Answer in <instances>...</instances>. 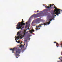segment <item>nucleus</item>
<instances>
[{"label":"nucleus","mask_w":62,"mask_h":62,"mask_svg":"<svg viewBox=\"0 0 62 62\" xmlns=\"http://www.w3.org/2000/svg\"><path fill=\"white\" fill-rule=\"evenodd\" d=\"M22 22H19V23H17V25L16 26H17L16 28L17 29L19 30L20 29H21V30H22L23 28H24V27H22V26H21L25 25L24 23H24V21H23V19H22Z\"/></svg>","instance_id":"obj_1"},{"label":"nucleus","mask_w":62,"mask_h":62,"mask_svg":"<svg viewBox=\"0 0 62 62\" xmlns=\"http://www.w3.org/2000/svg\"><path fill=\"white\" fill-rule=\"evenodd\" d=\"M55 8V9L54 10V13H55V11L56 12L54 13V14H56V15L57 16H58L59 15L58 14H60V10L62 12V10H61L60 9H57L56 7L55 6L54 7V9Z\"/></svg>","instance_id":"obj_2"},{"label":"nucleus","mask_w":62,"mask_h":62,"mask_svg":"<svg viewBox=\"0 0 62 62\" xmlns=\"http://www.w3.org/2000/svg\"><path fill=\"white\" fill-rule=\"evenodd\" d=\"M50 21L48 23V22H46V23H41L40 24V25H39V26H38V27H40V26H41L42 25H48V24L49 25V24H50Z\"/></svg>","instance_id":"obj_3"},{"label":"nucleus","mask_w":62,"mask_h":62,"mask_svg":"<svg viewBox=\"0 0 62 62\" xmlns=\"http://www.w3.org/2000/svg\"><path fill=\"white\" fill-rule=\"evenodd\" d=\"M17 35H19L16 38V37H15V39H19V38H20L21 39H22V36H21V33L20 32H18V33L17 34Z\"/></svg>","instance_id":"obj_4"},{"label":"nucleus","mask_w":62,"mask_h":62,"mask_svg":"<svg viewBox=\"0 0 62 62\" xmlns=\"http://www.w3.org/2000/svg\"><path fill=\"white\" fill-rule=\"evenodd\" d=\"M21 52V49H18L17 50V51H16V56H20V55H19L18 54H19V53H20Z\"/></svg>","instance_id":"obj_5"},{"label":"nucleus","mask_w":62,"mask_h":62,"mask_svg":"<svg viewBox=\"0 0 62 62\" xmlns=\"http://www.w3.org/2000/svg\"><path fill=\"white\" fill-rule=\"evenodd\" d=\"M34 15H32L30 17V18H32L33 17H37V14H33Z\"/></svg>","instance_id":"obj_6"},{"label":"nucleus","mask_w":62,"mask_h":62,"mask_svg":"<svg viewBox=\"0 0 62 62\" xmlns=\"http://www.w3.org/2000/svg\"><path fill=\"white\" fill-rule=\"evenodd\" d=\"M52 5L51 4H50V5H49V7H48L47 6H45V7H46V8H53V7H52Z\"/></svg>","instance_id":"obj_7"},{"label":"nucleus","mask_w":62,"mask_h":62,"mask_svg":"<svg viewBox=\"0 0 62 62\" xmlns=\"http://www.w3.org/2000/svg\"><path fill=\"white\" fill-rule=\"evenodd\" d=\"M39 22H40V18L37 19L36 21V22L37 23H39Z\"/></svg>","instance_id":"obj_8"},{"label":"nucleus","mask_w":62,"mask_h":62,"mask_svg":"<svg viewBox=\"0 0 62 62\" xmlns=\"http://www.w3.org/2000/svg\"><path fill=\"white\" fill-rule=\"evenodd\" d=\"M10 50H12V51L13 53H14L13 52H14V50H16V48H14L13 49L11 48L10 49Z\"/></svg>","instance_id":"obj_9"},{"label":"nucleus","mask_w":62,"mask_h":62,"mask_svg":"<svg viewBox=\"0 0 62 62\" xmlns=\"http://www.w3.org/2000/svg\"><path fill=\"white\" fill-rule=\"evenodd\" d=\"M40 24H39V25H38L37 26H36L37 27L36 28V30H39V29H40V28H39V29H38V28H40V27H42V26H40V27H38V26H39V25H40Z\"/></svg>","instance_id":"obj_10"},{"label":"nucleus","mask_w":62,"mask_h":62,"mask_svg":"<svg viewBox=\"0 0 62 62\" xmlns=\"http://www.w3.org/2000/svg\"><path fill=\"white\" fill-rule=\"evenodd\" d=\"M30 33H31V34L32 33V32H34L35 31V30L33 29V28H32V29H31V30H30Z\"/></svg>","instance_id":"obj_11"},{"label":"nucleus","mask_w":62,"mask_h":62,"mask_svg":"<svg viewBox=\"0 0 62 62\" xmlns=\"http://www.w3.org/2000/svg\"><path fill=\"white\" fill-rule=\"evenodd\" d=\"M58 44L57 43H56V46H57V47H58L59 46H58Z\"/></svg>","instance_id":"obj_12"},{"label":"nucleus","mask_w":62,"mask_h":62,"mask_svg":"<svg viewBox=\"0 0 62 62\" xmlns=\"http://www.w3.org/2000/svg\"><path fill=\"white\" fill-rule=\"evenodd\" d=\"M23 45H21L20 46V47H23Z\"/></svg>","instance_id":"obj_13"},{"label":"nucleus","mask_w":62,"mask_h":62,"mask_svg":"<svg viewBox=\"0 0 62 62\" xmlns=\"http://www.w3.org/2000/svg\"><path fill=\"white\" fill-rule=\"evenodd\" d=\"M58 62H62V60H61V61H57Z\"/></svg>","instance_id":"obj_14"},{"label":"nucleus","mask_w":62,"mask_h":62,"mask_svg":"<svg viewBox=\"0 0 62 62\" xmlns=\"http://www.w3.org/2000/svg\"><path fill=\"white\" fill-rule=\"evenodd\" d=\"M20 40H19L18 42H17V43H20Z\"/></svg>","instance_id":"obj_15"},{"label":"nucleus","mask_w":62,"mask_h":62,"mask_svg":"<svg viewBox=\"0 0 62 62\" xmlns=\"http://www.w3.org/2000/svg\"><path fill=\"white\" fill-rule=\"evenodd\" d=\"M26 30H25L24 31V32H26Z\"/></svg>","instance_id":"obj_16"},{"label":"nucleus","mask_w":62,"mask_h":62,"mask_svg":"<svg viewBox=\"0 0 62 62\" xmlns=\"http://www.w3.org/2000/svg\"><path fill=\"white\" fill-rule=\"evenodd\" d=\"M54 13H54L53 14L54 15V16H55L56 17V15H54L55 14H54Z\"/></svg>","instance_id":"obj_17"},{"label":"nucleus","mask_w":62,"mask_h":62,"mask_svg":"<svg viewBox=\"0 0 62 62\" xmlns=\"http://www.w3.org/2000/svg\"><path fill=\"white\" fill-rule=\"evenodd\" d=\"M24 41L25 42H27V40H24Z\"/></svg>","instance_id":"obj_18"},{"label":"nucleus","mask_w":62,"mask_h":62,"mask_svg":"<svg viewBox=\"0 0 62 62\" xmlns=\"http://www.w3.org/2000/svg\"><path fill=\"white\" fill-rule=\"evenodd\" d=\"M27 29H29V27H28V28H27Z\"/></svg>","instance_id":"obj_19"},{"label":"nucleus","mask_w":62,"mask_h":62,"mask_svg":"<svg viewBox=\"0 0 62 62\" xmlns=\"http://www.w3.org/2000/svg\"><path fill=\"white\" fill-rule=\"evenodd\" d=\"M54 43H56V42H54Z\"/></svg>","instance_id":"obj_20"},{"label":"nucleus","mask_w":62,"mask_h":62,"mask_svg":"<svg viewBox=\"0 0 62 62\" xmlns=\"http://www.w3.org/2000/svg\"><path fill=\"white\" fill-rule=\"evenodd\" d=\"M28 31H27L26 32V33H28Z\"/></svg>","instance_id":"obj_21"},{"label":"nucleus","mask_w":62,"mask_h":62,"mask_svg":"<svg viewBox=\"0 0 62 62\" xmlns=\"http://www.w3.org/2000/svg\"><path fill=\"white\" fill-rule=\"evenodd\" d=\"M36 12H38L39 11V10H37V11H36Z\"/></svg>","instance_id":"obj_22"},{"label":"nucleus","mask_w":62,"mask_h":62,"mask_svg":"<svg viewBox=\"0 0 62 62\" xmlns=\"http://www.w3.org/2000/svg\"><path fill=\"white\" fill-rule=\"evenodd\" d=\"M50 21H53V19H50Z\"/></svg>","instance_id":"obj_23"},{"label":"nucleus","mask_w":62,"mask_h":62,"mask_svg":"<svg viewBox=\"0 0 62 62\" xmlns=\"http://www.w3.org/2000/svg\"><path fill=\"white\" fill-rule=\"evenodd\" d=\"M22 42H21L20 43V44H22Z\"/></svg>","instance_id":"obj_24"},{"label":"nucleus","mask_w":62,"mask_h":62,"mask_svg":"<svg viewBox=\"0 0 62 62\" xmlns=\"http://www.w3.org/2000/svg\"><path fill=\"white\" fill-rule=\"evenodd\" d=\"M52 6H53V5H54V4H52Z\"/></svg>","instance_id":"obj_25"},{"label":"nucleus","mask_w":62,"mask_h":62,"mask_svg":"<svg viewBox=\"0 0 62 62\" xmlns=\"http://www.w3.org/2000/svg\"><path fill=\"white\" fill-rule=\"evenodd\" d=\"M16 58H18V57H16Z\"/></svg>","instance_id":"obj_26"},{"label":"nucleus","mask_w":62,"mask_h":62,"mask_svg":"<svg viewBox=\"0 0 62 62\" xmlns=\"http://www.w3.org/2000/svg\"><path fill=\"white\" fill-rule=\"evenodd\" d=\"M16 42H17L18 43V41H16Z\"/></svg>","instance_id":"obj_27"},{"label":"nucleus","mask_w":62,"mask_h":62,"mask_svg":"<svg viewBox=\"0 0 62 62\" xmlns=\"http://www.w3.org/2000/svg\"><path fill=\"white\" fill-rule=\"evenodd\" d=\"M15 40H16V41H17V40H16V39H15Z\"/></svg>","instance_id":"obj_28"},{"label":"nucleus","mask_w":62,"mask_h":62,"mask_svg":"<svg viewBox=\"0 0 62 62\" xmlns=\"http://www.w3.org/2000/svg\"><path fill=\"white\" fill-rule=\"evenodd\" d=\"M59 58V59H60V58Z\"/></svg>","instance_id":"obj_29"},{"label":"nucleus","mask_w":62,"mask_h":62,"mask_svg":"<svg viewBox=\"0 0 62 62\" xmlns=\"http://www.w3.org/2000/svg\"><path fill=\"white\" fill-rule=\"evenodd\" d=\"M16 37H17L16 36Z\"/></svg>","instance_id":"obj_30"},{"label":"nucleus","mask_w":62,"mask_h":62,"mask_svg":"<svg viewBox=\"0 0 62 62\" xmlns=\"http://www.w3.org/2000/svg\"><path fill=\"white\" fill-rule=\"evenodd\" d=\"M30 39V38H29V40Z\"/></svg>","instance_id":"obj_31"},{"label":"nucleus","mask_w":62,"mask_h":62,"mask_svg":"<svg viewBox=\"0 0 62 62\" xmlns=\"http://www.w3.org/2000/svg\"><path fill=\"white\" fill-rule=\"evenodd\" d=\"M54 6V7H55V6Z\"/></svg>","instance_id":"obj_32"},{"label":"nucleus","mask_w":62,"mask_h":62,"mask_svg":"<svg viewBox=\"0 0 62 62\" xmlns=\"http://www.w3.org/2000/svg\"><path fill=\"white\" fill-rule=\"evenodd\" d=\"M20 47H20V46H19V48H20Z\"/></svg>","instance_id":"obj_33"},{"label":"nucleus","mask_w":62,"mask_h":62,"mask_svg":"<svg viewBox=\"0 0 62 62\" xmlns=\"http://www.w3.org/2000/svg\"><path fill=\"white\" fill-rule=\"evenodd\" d=\"M61 57V58H62V57Z\"/></svg>","instance_id":"obj_34"},{"label":"nucleus","mask_w":62,"mask_h":62,"mask_svg":"<svg viewBox=\"0 0 62 62\" xmlns=\"http://www.w3.org/2000/svg\"><path fill=\"white\" fill-rule=\"evenodd\" d=\"M44 5H45L44 4Z\"/></svg>","instance_id":"obj_35"},{"label":"nucleus","mask_w":62,"mask_h":62,"mask_svg":"<svg viewBox=\"0 0 62 62\" xmlns=\"http://www.w3.org/2000/svg\"><path fill=\"white\" fill-rule=\"evenodd\" d=\"M35 13H36V12H35Z\"/></svg>","instance_id":"obj_36"},{"label":"nucleus","mask_w":62,"mask_h":62,"mask_svg":"<svg viewBox=\"0 0 62 62\" xmlns=\"http://www.w3.org/2000/svg\"><path fill=\"white\" fill-rule=\"evenodd\" d=\"M32 23H33V22H32Z\"/></svg>","instance_id":"obj_37"}]
</instances>
